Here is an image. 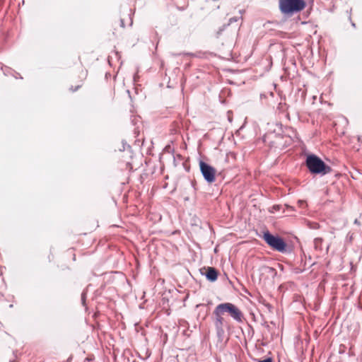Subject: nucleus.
<instances>
[{
  "instance_id": "obj_21",
  "label": "nucleus",
  "mask_w": 362,
  "mask_h": 362,
  "mask_svg": "<svg viewBox=\"0 0 362 362\" xmlns=\"http://www.w3.org/2000/svg\"><path fill=\"white\" fill-rule=\"evenodd\" d=\"M351 25H352V26H353V27H356V25H355V23H353V22H352V23H351Z\"/></svg>"
},
{
  "instance_id": "obj_15",
  "label": "nucleus",
  "mask_w": 362,
  "mask_h": 362,
  "mask_svg": "<svg viewBox=\"0 0 362 362\" xmlns=\"http://www.w3.org/2000/svg\"><path fill=\"white\" fill-rule=\"evenodd\" d=\"M258 362H272V358L270 357H268L263 360H259Z\"/></svg>"
},
{
  "instance_id": "obj_14",
  "label": "nucleus",
  "mask_w": 362,
  "mask_h": 362,
  "mask_svg": "<svg viewBox=\"0 0 362 362\" xmlns=\"http://www.w3.org/2000/svg\"><path fill=\"white\" fill-rule=\"evenodd\" d=\"M238 21V18L236 17L230 18L228 21V23H227L228 25L233 23V22H236Z\"/></svg>"
},
{
  "instance_id": "obj_23",
  "label": "nucleus",
  "mask_w": 362,
  "mask_h": 362,
  "mask_svg": "<svg viewBox=\"0 0 362 362\" xmlns=\"http://www.w3.org/2000/svg\"><path fill=\"white\" fill-rule=\"evenodd\" d=\"M11 362H15V361H11Z\"/></svg>"
},
{
  "instance_id": "obj_22",
  "label": "nucleus",
  "mask_w": 362,
  "mask_h": 362,
  "mask_svg": "<svg viewBox=\"0 0 362 362\" xmlns=\"http://www.w3.org/2000/svg\"><path fill=\"white\" fill-rule=\"evenodd\" d=\"M186 54H187V55H193V54H191V53H187Z\"/></svg>"
},
{
  "instance_id": "obj_7",
  "label": "nucleus",
  "mask_w": 362,
  "mask_h": 362,
  "mask_svg": "<svg viewBox=\"0 0 362 362\" xmlns=\"http://www.w3.org/2000/svg\"><path fill=\"white\" fill-rule=\"evenodd\" d=\"M206 270L205 273L202 272V275H204L206 279L210 282H214L217 280L218 276V270L212 267H208L204 268Z\"/></svg>"
},
{
  "instance_id": "obj_2",
  "label": "nucleus",
  "mask_w": 362,
  "mask_h": 362,
  "mask_svg": "<svg viewBox=\"0 0 362 362\" xmlns=\"http://www.w3.org/2000/svg\"><path fill=\"white\" fill-rule=\"evenodd\" d=\"M305 6V0H279L280 12L287 17H291L294 14L300 13Z\"/></svg>"
},
{
  "instance_id": "obj_11",
  "label": "nucleus",
  "mask_w": 362,
  "mask_h": 362,
  "mask_svg": "<svg viewBox=\"0 0 362 362\" xmlns=\"http://www.w3.org/2000/svg\"><path fill=\"white\" fill-rule=\"evenodd\" d=\"M86 291L84 290L81 293V303L83 305H86Z\"/></svg>"
},
{
  "instance_id": "obj_17",
  "label": "nucleus",
  "mask_w": 362,
  "mask_h": 362,
  "mask_svg": "<svg viewBox=\"0 0 362 362\" xmlns=\"http://www.w3.org/2000/svg\"><path fill=\"white\" fill-rule=\"evenodd\" d=\"M321 240H322V239H320V238H316V239L315 240V244H317V242H318V241H321Z\"/></svg>"
},
{
  "instance_id": "obj_5",
  "label": "nucleus",
  "mask_w": 362,
  "mask_h": 362,
  "mask_svg": "<svg viewBox=\"0 0 362 362\" xmlns=\"http://www.w3.org/2000/svg\"><path fill=\"white\" fill-rule=\"evenodd\" d=\"M223 314L224 313L217 305L214 310V315L215 316L214 326L216 329V336L219 341H222L223 340L225 334L223 327L225 325L226 322L222 316Z\"/></svg>"
},
{
  "instance_id": "obj_4",
  "label": "nucleus",
  "mask_w": 362,
  "mask_h": 362,
  "mask_svg": "<svg viewBox=\"0 0 362 362\" xmlns=\"http://www.w3.org/2000/svg\"><path fill=\"white\" fill-rule=\"evenodd\" d=\"M218 306L223 313H227L235 322L243 323L245 321L243 312L233 303H223Z\"/></svg>"
},
{
  "instance_id": "obj_1",
  "label": "nucleus",
  "mask_w": 362,
  "mask_h": 362,
  "mask_svg": "<svg viewBox=\"0 0 362 362\" xmlns=\"http://www.w3.org/2000/svg\"><path fill=\"white\" fill-rule=\"evenodd\" d=\"M305 165L309 172L313 175H325L332 171V168L327 165L315 154H308L305 158Z\"/></svg>"
},
{
  "instance_id": "obj_20",
  "label": "nucleus",
  "mask_w": 362,
  "mask_h": 362,
  "mask_svg": "<svg viewBox=\"0 0 362 362\" xmlns=\"http://www.w3.org/2000/svg\"><path fill=\"white\" fill-rule=\"evenodd\" d=\"M180 54H173V56H177V55H180ZM171 55H172V53H171Z\"/></svg>"
},
{
  "instance_id": "obj_10",
  "label": "nucleus",
  "mask_w": 362,
  "mask_h": 362,
  "mask_svg": "<svg viewBox=\"0 0 362 362\" xmlns=\"http://www.w3.org/2000/svg\"><path fill=\"white\" fill-rule=\"evenodd\" d=\"M131 151V146L125 141H122V149L119 148V151Z\"/></svg>"
},
{
  "instance_id": "obj_12",
  "label": "nucleus",
  "mask_w": 362,
  "mask_h": 362,
  "mask_svg": "<svg viewBox=\"0 0 362 362\" xmlns=\"http://www.w3.org/2000/svg\"><path fill=\"white\" fill-rule=\"evenodd\" d=\"M263 269H264L266 272L276 274V271H275V269H274V268H272V267H263Z\"/></svg>"
},
{
  "instance_id": "obj_19",
  "label": "nucleus",
  "mask_w": 362,
  "mask_h": 362,
  "mask_svg": "<svg viewBox=\"0 0 362 362\" xmlns=\"http://www.w3.org/2000/svg\"><path fill=\"white\" fill-rule=\"evenodd\" d=\"M136 117H135V118H134V119H132V122H133V124H136V122H135V120H136Z\"/></svg>"
},
{
  "instance_id": "obj_18",
  "label": "nucleus",
  "mask_w": 362,
  "mask_h": 362,
  "mask_svg": "<svg viewBox=\"0 0 362 362\" xmlns=\"http://www.w3.org/2000/svg\"><path fill=\"white\" fill-rule=\"evenodd\" d=\"M121 25H122V27H124V21H123L122 19L121 20Z\"/></svg>"
},
{
  "instance_id": "obj_13",
  "label": "nucleus",
  "mask_w": 362,
  "mask_h": 362,
  "mask_svg": "<svg viewBox=\"0 0 362 362\" xmlns=\"http://www.w3.org/2000/svg\"><path fill=\"white\" fill-rule=\"evenodd\" d=\"M298 204L300 207H305L306 206L305 202L303 200H298Z\"/></svg>"
},
{
  "instance_id": "obj_3",
  "label": "nucleus",
  "mask_w": 362,
  "mask_h": 362,
  "mask_svg": "<svg viewBox=\"0 0 362 362\" xmlns=\"http://www.w3.org/2000/svg\"><path fill=\"white\" fill-rule=\"evenodd\" d=\"M261 238L274 250L284 253L286 252L287 244L285 240L278 235H273L269 230L263 231Z\"/></svg>"
},
{
  "instance_id": "obj_6",
  "label": "nucleus",
  "mask_w": 362,
  "mask_h": 362,
  "mask_svg": "<svg viewBox=\"0 0 362 362\" xmlns=\"http://www.w3.org/2000/svg\"><path fill=\"white\" fill-rule=\"evenodd\" d=\"M199 169L204 180L206 182L211 184L216 180V170L213 166L203 160H200Z\"/></svg>"
},
{
  "instance_id": "obj_9",
  "label": "nucleus",
  "mask_w": 362,
  "mask_h": 362,
  "mask_svg": "<svg viewBox=\"0 0 362 362\" xmlns=\"http://www.w3.org/2000/svg\"><path fill=\"white\" fill-rule=\"evenodd\" d=\"M228 25V24H224L218 28V30L216 32V35L217 38L219 37V36L221 35L222 32L226 28V27Z\"/></svg>"
},
{
  "instance_id": "obj_8",
  "label": "nucleus",
  "mask_w": 362,
  "mask_h": 362,
  "mask_svg": "<svg viewBox=\"0 0 362 362\" xmlns=\"http://www.w3.org/2000/svg\"><path fill=\"white\" fill-rule=\"evenodd\" d=\"M285 208L286 209H289L290 210L293 211V208L289 205H287V204H285L284 206L282 205H280V204H275L272 207V209L270 210V212L271 213H274V212H276V211H279L280 210H283V211L284 212L285 211Z\"/></svg>"
},
{
  "instance_id": "obj_16",
  "label": "nucleus",
  "mask_w": 362,
  "mask_h": 362,
  "mask_svg": "<svg viewBox=\"0 0 362 362\" xmlns=\"http://www.w3.org/2000/svg\"><path fill=\"white\" fill-rule=\"evenodd\" d=\"M79 88H80V86H76L74 88H73V86H71V87L70 88V90H71V91H73V92H75V91H76Z\"/></svg>"
}]
</instances>
